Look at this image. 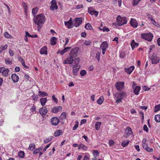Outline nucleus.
<instances>
[{
  "instance_id": "obj_1",
  "label": "nucleus",
  "mask_w": 160,
  "mask_h": 160,
  "mask_svg": "<svg viewBox=\"0 0 160 160\" xmlns=\"http://www.w3.org/2000/svg\"><path fill=\"white\" fill-rule=\"evenodd\" d=\"M45 16L42 14L34 17L33 18L34 22L38 25V30L40 29L45 22Z\"/></svg>"
},
{
  "instance_id": "obj_2",
  "label": "nucleus",
  "mask_w": 160,
  "mask_h": 160,
  "mask_svg": "<svg viewBox=\"0 0 160 160\" xmlns=\"http://www.w3.org/2000/svg\"><path fill=\"white\" fill-rule=\"evenodd\" d=\"M118 24L119 26H122L127 23V18L126 17H121L119 15L117 18Z\"/></svg>"
},
{
  "instance_id": "obj_3",
  "label": "nucleus",
  "mask_w": 160,
  "mask_h": 160,
  "mask_svg": "<svg viewBox=\"0 0 160 160\" xmlns=\"http://www.w3.org/2000/svg\"><path fill=\"white\" fill-rule=\"evenodd\" d=\"M141 37L148 41H151L153 37V35L151 33H143L141 34Z\"/></svg>"
},
{
  "instance_id": "obj_4",
  "label": "nucleus",
  "mask_w": 160,
  "mask_h": 160,
  "mask_svg": "<svg viewBox=\"0 0 160 160\" xmlns=\"http://www.w3.org/2000/svg\"><path fill=\"white\" fill-rule=\"evenodd\" d=\"M79 50V48L78 47L73 48L70 51L69 55H71L75 58L78 56V54Z\"/></svg>"
},
{
  "instance_id": "obj_5",
  "label": "nucleus",
  "mask_w": 160,
  "mask_h": 160,
  "mask_svg": "<svg viewBox=\"0 0 160 160\" xmlns=\"http://www.w3.org/2000/svg\"><path fill=\"white\" fill-rule=\"evenodd\" d=\"M74 58L72 57L71 55H69V57H68L63 62V63L64 64H72L74 61Z\"/></svg>"
},
{
  "instance_id": "obj_6",
  "label": "nucleus",
  "mask_w": 160,
  "mask_h": 160,
  "mask_svg": "<svg viewBox=\"0 0 160 160\" xmlns=\"http://www.w3.org/2000/svg\"><path fill=\"white\" fill-rule=\"evenodd\" d=\"M115 87L118 91H121L122 89L124 88V83L123 82H117L115 85Z\"/></svg>"
},
{
  "instance_id": "obj_7",
  "label": "nucleus",
  "mask_w": 160,
  "mask_h": 160,
  "mask_svg": "<svg viewBox=\"0 0 160 160\" xmlns=\"http://www.w3.org/2000/svg\"><path fill=\"white\" fill-rule=\"evenodd\" d=\"M82 22V18H76L74 21L73 25L75 27H78L81 24Z\"/></svg>"
},
{
  "instance_id": "obj_8",
  "label": "nucleus",
  "mask_w": 160,
  "mask_h": 160,
  "mask_svg": "<svg viewBox=\"0 0 160 160\" xmlns=\"http://www.w3.org/2000/svg\"><path fill=\"white\" fill-rule=\"evenodd\" d=\"M9 70L5 67H2L0 68V73H2V75L5 77L8 76Z\"/></svg>"
},
{
  "instance_id": "obj_9",
  "label": "nucleus",
  "mask_w": 160,
  "mask_h": 160,
  "mask_svg": "<svg viewBox=\"0 0 160 160\" xmlns=\"http://www.w3.org/2000/svg\"><path fill=\"white\" fill-rule=\"evenodd\" d=\"M151 60L153 64L158 63L159 61V57L156 55L153 54L151 57Z\"/></svg>"
},
{
  "instance_id": "obj_10",
  "label": "nucleus",
  "mask_w": 160,
  "mask_h": 160,
  "mask_svg": "<svg viewBox=\"0 0 160 160\" xmlns=\"http://www.w3.org/2000/svg\"><path fill=\"white\" fill-rule=\"evenodd\" d=\"M132 87L133 89H134L133 92L135 94L138 95L139 94V92L140 90V87L138 86H136V84L134 82H133Z\"/></svg>"
},
{
  "instance_id": "obj_11",
  "label": "nucleus",
  "mask_w": 160,
  "mask_h": 160,
  "mask_svg": "<svg viewBox=\"0 0 160 160\" xmlns=\"http://www.w3.org/2000/svg\"><path fill=\"white\" fill-rule=\"evenodd\" d=\"M80 68V66L78 64L74 65L72 68L73 73L74 75L77 76L78 75V73L79 69Z\"/></svg>"
},
{
  "instance_id": "obj_12",
  "label": "nucleus",
  "mask_w": 160,
  "mask_h": 160,
  "mask_svg": "<svg viewBox=\"0 0 160 160\" xmlns=\"http://www.w3.org/2000/svg\"><path fill=\"white\" fill-rule=\"evenodd\" d=\"M59 122V119L56 117H53L51 119V122L53 125L57 126Z\"/></svg>"
},
{
  "instance_id": "obj_13",
  "label": "nucleus",
  "mask_w": 160,
  "mask_h": 160,
  "mask_svg": "<svg viewBox=\"0 0 160 160\" xmlns=\"http://www.w3.org/2000/svg\"><path fill=\"white\" fill-rule=\"evenodd\" d=\"M127 94L125 92H120L117 93L115 95V97L116 98H120L122 99L126 96Z\"/></svg>"
},
{
  "instance_id": "obj_14",
  "label": "nucleus",
  "mask_w": 160,
  "mask_h": 160,
  "mask_svg": "<svg viewBox=\"0 0 160 160\" xmlns=\"http://www.w3.org/2000/svg\"><path fill=\"white\" fill-rule=\"evenodd\" d=\"M62 108L61 106H58L53 107L51 110V112L53 113H57L62 110Z\"/></svg>"
},
{
  "instance_id": "obj_15",
  "label": "nucleus",
  "mask_w": 160,
  "mask_h": 160,
  "mask_svg": "<svg viewBox=\"0 0 160 160\" xmlns=\"http://www.w3.org/2000/svg\"><path fill=\"white\" fill-rule=\"evenodd\" d=\"M71 19V18L69 21L64 22L65 25L69 29L72 28L74 26Z\"/></svg>"
},
{
  "instance_id": "obj_16",
  "label": "nucleus",
  "mask_w": 160,
  "mask_h": 160,
  "mask_svg": "<svg viewBox=\"0 0 160 160\" xmlns=\"http://www.w3.org/2000/svg\"><path fill=\"white\" fill-rule=\"evenodd\" d=\"M88 12L92 15H94L97 16L98 15V12L94 10L92 8L89 7L88 9Z\"/></svg>"
},
{
  "instance_id": "obj_17",
  "label": "nucleus",
  "mask_w": 160,
  "mask_h": 160,
  "mask_svg": "<svg viewBox=\"0 0 160 160\" xmlns=\"http://www.w3.org/2000/svg\"><path fill=\"white\" fill-rule=\"evenodd\" d=\"M51 6L50 7V9L52 10H57L58 9V6L56 0H52L51 2Z\"/></svg>"
},
{
  "instance_id": "obj_18",
  "label": "nucleus",
  "mask_w": 160,
  "mask_h": 160,
  "mask_svg": "<svg viewBox=\"0 0 160 160\" xmlns=\"http://www.w3.org/2000/svg\"><path fill=\"white\" fill-rule=\"evenodd\" d=\"M48 110L46 107L41 108L39 110V112L42 115H45L47 113Z\"/></svg>"
},
{
  "instance_id": "obj_19",
  "label": "nucleus",
  "mask_w": 160,
  "mask_h": 160,
  "mask_svg": "<svg viewBox=\"0 0 160 160\" xmlns=\"http://www.w3.org/2000/svg\"><path fill=\"white\" fill-rule=\"evenodd\" d=\"M11 78L14 82H17L19 79L18 76L15 73L12 74Z\"/></svg>"
},
{
  "instance_id": "obj_20",
  "label": "nucleus",
  "mask_w": 160,
  "mask_h": 160,
  "mask_svg": "<svg viewBox=\"0 0 160 160\" xmlns=\"http://www.w3.org/2000/svg\"><path fill=\"white\" fill-rule=\"evenodd\" d=\"M132 134V131L131 128L129 127L127 128L125 131V137H126V138H127Z\"/></svg>"
},
{
  "instance_id": "obj_21",
  "label": "nucleus",
  "mask_w": 160,
  "mask_h": 160,
  "mask_svg": "<svg viewBox=\"0 0 160 160\" xmlns=\"http://www.w3.org/2000/svg\"><path fill=\"white\" fill-rule=\"evenodd\" d=\"M130 23L131 26L133 28H137L138 26V22L135 19L132 18L130 21Z\"/></svg>"
},
{
  "instance_id": "obj_22",
  "label": "nucleus",
  "mask_w": 160,
  "mask_h": 160,
  "mask_svg": "<svg viewBox=\"0 0 160 160\" xmlns=\"http://www.w3.org/2000/svg\"><path fill=\"white\" fill-rule=\"evenodd\" d=\"M47 50V47L46 46H44L42 48L40 49V52L41 54H44L47 55L48 54Z\"/></svg>"
},
{
  "instance_id": "obj_23",
  "label": "nucleus",
  "mask_w": 160,
  "mask_h": 160,
  "mask_svg": "<svg viewBox=\"0 0 160 160\" xmlns=\"http://www.w3.org/2000/svg\"><path fill=\"white\" fill-rule=\"evenodd\" d=\"M71 48V47H68L65 48L63 50L60 51L58 53H60L62 55H63L65 52H67Z\"/></svg>"
},
{
  "instance_id": "obj_24",
  "label": "nucleus",
  "mask_w": 160,
  "mask_h": 160,
  "mask_svg": "<svg viewBox=\"0 0 160 160\" xmlns=\"http://www.w3.org/2000/svg\"><path fill=\"white\" fill-rule=\"evenodd\" d=\"M142 146L144 149H145L147 151L149 152H153V149L151 148H149L148 144H146L142 145Z\"/></svg>"
},
{
  "instance_id": "obj_25",
  "label": "nucleus",
  "mask_w": 160,
  "mask_h": 160,
  "mask_svg": "<svg viewBox=\"0 0 160 160\" xmlns=\"http://www.w3.org/2000/svg\"><path fill=\"white\" fill-rule=\"evenodd\" d=\"M134 69V66H132L128 68H125V71L127 73L130 74L132 72Z\"/></svg>"
},
{
  "instance_id": "obj_26",
  "label": "nucleus",
  "mask_w": 160,
  "mask_h": 160,
  "mask_svg": "<svg viewBox=\"0 0 160 160\" xmlns=\"http://www.w3.org/2000/svg\"><path fill=\"white\" fill-rule=\"evenodd\" d=\"M108 45L107 42H104L101 44L100 48H102V49H105L106 50L108 48Z\"/></svg>"
},
{
  "instance_id": "obj_27",
  "label": "nucleus",
  "mask_w": 160,
  "mask_h": 160,
  "mask_svg": "<svg viewBox=\"0 0 160 160\" xmlns=\"http://www.w3.org/2000/svg\"><path fill=\"white\" fill-rule=\"evenodd\" d=\"M139 44L138 43H136L135 42L134 40H133L131 43V45L132 48L133 50L135 48H137Z\"/></svg>"
},
{
  "instance_id": "obj_28",
  "label": "nucleus",
  "mask_w": 160,
  "mask_h": 160,
  "mask_svg": "<svg viewBox=\"0 0 160 160\" xmlns=\"http://www.w3.org/2000/svg\"><path fill=\"white\" fill-rule=\"evenodd\" d=\"M40 101L41 105L42 106H44L45 105L47 101V98H41L40 99Z\"/></svg>"
},
{
  "instance_id": "obj_29",
  "label": "nucleus",
  "mask_w": 160,
  "mask_h": 160,
  "mask_svg": "<svg viewBox=\"0 0 160 160\" xmlns=\"http://www.w3.org/2000/svg\"><path fill=\"white\" fill-rule=\"evenodd\" d=\"M81 148L84 151H87L88 149L87 147L82 143H81L79 145L78 149H79Z\"/></svg>"
},
{
  "instance_id": "obj_30",
  "label": "nucleus",
  "mask_w": 160,
  "mask_h": 160,
  "mask_svg": "<svg viewBox=\"0 0 160 160\" xmlns=\"http://www.w3.org/2000/svg\"><path fill=\"white\" fill-rule=\"evenodd\" d=\"M63 133L62 131L61 130H58L56 131L54 133V135L55 137L59 136Z\"/></svg>"
},
{
  "instance_id": "obj_31",
  "label": "nucleus",
  "mask_w": 160,
  "mask_h": 160,
  "mask_svg": "<svg viewBox=\"0 0 160 160\" xmlns=\"http://www.w3.org/2000/svg\"><path fill=\"white\" fill-rule=\"evenodd\" d=\"M57 39L55 37H52L51 39V44L52 45H54L56 44V42Z\"/></svg>"
},
{
  "instance_id": "obj_32",
  "label": "nucleus",
  "mask_w": 160,
  "mask_h": 160,
  "mask_svg": "<svg viewBox=\"0 0 160 160\" xmlns=\"http://www.w3.org/2000/svg\"><path fill=\"white\" fill-rule=\"evenodd\" d=\"M101 122H97L95 124V129L97 130H98L100 129L101 124Z\"/></svg>"
},
{
  "instance_id": "obj_33",
  "label": "nucleus",
  "mask_w": 160,
  "mask_h": 160,
  "mask_svg": "<svg viewBox=\"0 0 160 160\" xmlns=\"http://www.w3.org/2000/svg\"><path fill=\"white\" fill-rule=\"evenodd\" d=\"M66 113L65 112H62L60 117V118L61 120H65L66 117Z\"/></svg>"
},
{
  "instance_id": "obj_34",
  "label": "nucleus",
  "mask_w": 160,
  "mask_h": 160,
  "mask_svg": "<svg viewBox=\"0 0 160 160\" xmlns=\"http://www.w3.org/2000/svg\"><path fill=\"white\" fill-rule=\"evenodd\" d=\"M38 93L39 94V96L41 97H44L47 96L48 95V94L46 92H42L40 91H38Z\"/></svg>"
},
{
  "instance_id": "obj_35",
  "label": "nucleus",
  "mask_w": 160,
  "mask_h": 160,
  "mask_svg": "<svg viewBox=\"0 0 160 160\" xmlns=\"http://www.w3.org/2000/svg\"><path fill=\"white\" fill-rule=\"evenodd\" d=\"M35 148V145L34 143H30L28 148V150L33 151Z\"/></svg>"
},
{
  "instance_id": "obj_36",
  "label": "nucleus",
  "mask_w": 160,
  "mask_h": 160,
  "mask_svg": "<svg viewBox=\"0 0 160 160\" xmlns=\"http://www.w3.org/2000/svg\"><path fill=\"white\" fill-rule=\"evenodd\" d=\"M154 119L156 122H160V115L159 114L156 115L155 116Z\"/></svg>"
},
{
  "instance_id": "obj_37",
  "label": "nucleus",
  "mask_w": 160,
  "mask_h": 160,
  "mask_svg": "<svg viewBox=\"0 0 160 160\" xmlns=\"http://www.w3.org/2000/svg\"><path fill=\"white\" fill-rule=\"evenodd\" d=\"M85 28L88 30H91V29H92V26L89 23H87L86 24Z\"/></svg>"
},
{
  "instance_id": "obj_38",
  "label": "nucleus",
  "mask_w": 160,
  "mask_h": 160,
  "mask_svg": "<svg viewBox=\"0 0 160 160\" xmlns=\"http://www.w3.org/2000/svg\"><path fill=\"white\" fill-rule=\"evenodd\" d=\"M25 155V153L24 152L22 151H20L18 152V156L19 157L22 158H24Z\"/></svg>"
},
{
  "instance_id": "obj_39",
  "label": "nucleus",
  "mask_w": 160,
  "mask_h": 160,
  "mask_svg": "<svg viewBox=\"0 0 160 160\" xmlns=\"http://www.w3.org/2000/svg\"><path fill=\"white\" fill-rule=\"evenodd\" d=\"M38 10V8L37 7H35L33 8L32 10V13L33 15H35L37 12Z\"/></svg>"
},
{
  "instance_id": "obj_40",
  "label": "nucleus",
  "mask_w": 160,
  "mask_h": 160,
  "mask_svg": "<svg viewBox=\"0 0 160 160\" xmlns=\"http://www.w3.org/2000/svg\"><path fill=\"white\" fill-rule=\"evenodd\" d=\"M103 100L104 98L103 97H101L98 99L97 102L98 104H101L102 103Z\"/></svg>"
},
{
  "instance_id": "obj_41",
  "label": "nucleus",
  "mask_w": 160,
  "mask_h": 160,
  "mask_svg": "<svg viewBox=\"0 0 160 160\" xmlns=\"http://www.w3.org/2000/svg\"><path fill=\"white\" fill-rule=\"evenodd\" d=\"M129 141H123L122 143V145L124 147H125L129 143Z\"/></svg>"
},
{
  "instance_id": "obj_42",
  "label": "nucleus",
  "mask_w": 160,
  "mask_h": 160,
  "mask_svg": "<svg viewBox=\"0 0 160 160\" xmlns=\"http://www.w3.org/2000/svg\"><path fill=\"white\" fill-rule=\"evenodd\" d=\"M30 111L33 113H35L36 112V108L34 105L32 106L31 108L30 109Z\"/></svg>"
},
{
  "instance_id": "obj_43",
  "label": "nucleus",
  "mask_w": 160,
  "mask_h": 160,
  "mask_svg": "<svg viewBox=\"0 0 160 160\" xmlns=\"http://www.w3.org/2000/svg\"><path fill=\"white\" fill-rule=\"evenodd\" d=\"M92 42L89 40H86L85 41L84 44L86 46H88L91 44Z\"/></svg>"
},
{
  "instance_id": "obj_44",
  "label": "nucleus",
  "mask_w": 160,
  "mask_h": 160,
  "mask_svg": "<svg viewBox=\"0 0 160 160\" xmlns=\"http://www.w3.org/2000/svg\"><path fill=\"white\" fill-rule=\"evenodd\" d=\"M160 110V105H158L156 106L154 108L155 112H157Z\"/></svg>"
},
{
  "instance_id": "obj_45",
  "label": "nucleus",
  "mask_w": 160,
  "mask_h": 160,
  "mask_svg": "<svg viewBox=\"0 0 160 160\" xmlns=\"http://www.w3.org/2000/svg\"><path fill=\"white\" fill-rule=\"evenodd\" d=\"M52 137H49L48 138H47L44 141V142L45 143H47L49 142H50L52 140Z\"/></svg>"
},
{
  "instance_id": "obj_46",
  "label": "nucleus",
  "mask_w": 160,
  "mask_h": 160,
  "mask_svg": "<svg viewBox=\"0 0 160 160\" xmlns=\"http://www.w3.org/2000/svg\"><path fill=\"white\" fill-rule=\"evenodd\" d=\"M93 154L95 157H97L99 154L98 151L97 150H93Z\"/></svg>"
},
{
  "instance_id": "obj_47",
  "label": "nucleus",
  "mask_w": 160,
  "mask_h": 160,
  "mask_svg": "<svg viewBox=\"0 0 160 160\" xmlns=\"http://www.w3.org/2000/svg\"><path fill=\"white\" fill-rule=\"evenodd\" d=\"M86 74V72L85 70H83L81 71L80 72V75L82 76H85Z\"/></svg>"
},
{
  "instance_id": "obj_48",
  "label": "nucleus",
  "mask_w": 160,
  "mask_h": 160,
  "mask_svg": "<svg viewBox=\"0 0 160 160\" xmlns=\"http://www.w3.org/2000/svg\"><path fill=\"white\" fill-rule=\"evenodd\" d=\"M74 60L75 61V64H78V63L79 62H80V59L79 58H76L74 59Z\"/></svg>"
},
{
  "instance_id": "obj_49",
  "label": "nucleus",
  "mask_w": 160,
  "mask_h": 160,
  "mask_svg": "<svg viewBox=\"0 0 160 160\" xmlns=\"http://www.w3.org/2000/svg\"><path fill=\"white\" fill-rule=\"evenodd\" d=\"M141 0H134L133 2V6L137 5Z\"/></svg>"
},
{
  "instance_id": "obj_50",
  "label": "nucleus",
  "mask_w": 160,
  "mask_h": 160,
  "mask_svg": "<svg viewBox=\"0 0 160 160\" xmlns=\"http://www.w3.org/2000/svg\"><path fill=\"white\" fill-rule=\"evenodd\" d=\"M100 53L99 52H98L96 53V58L97 59L98 61H99L100 59Z\"/></svg>"
},
{
  "instance_id": "obj_51",
  "label": "nucleus",
  "mask_w": 160,
  "mask_h": 160,
  "mask_svg": "<svg viewBox=\"0 0 160 160\" xmlns=\"http://www.w3.org/2000/svg\"><path fill=\"white\" fill-rule=\"evenodd\" d=\"M150 22L154 25L156 26H158V23L156 22L153 19H152V20H151Z\"/></svg>"
},
{
  "instance_id": "obj_52",
  "label": "nucleus",
  "mask_w": 160,
  "mask_h": 160,
  "mask_svg": "<svg viewBox=\"0 0 160 160\" xmlns=\"http://www.w3.org/2000/svg\"><path fill=\"white\" fill-rule=\"evenodd\" d=\"M32 99L34 101H37L38 98V96L33 95L32 96Z\"/></svg>"
},
{
  "instance_id": "obj_53",
  "label": "nucleus",
  "mask_w": 160,
  "mask_h": 160,
  "mask_svg": "<svg viewBox=\"0 0 160 160\" xmlns=\"http://www.w3.org/2000/svg\"><path fill=\"white\" fill-rule=\"evenodd\" d=\"M4 35L5 37L7 38H8L10 37V34L7 32H5L4 33Z\"/></svg>"
},
{
  "instance_id": "obj_54",
  "label": "nucleus",
  "mask_w": 160,
  "mask_h": 160,
  "mask_svg": "<svg viewBox=\"0 0 160 160\" xmlns=\"http://www.w3.org/2000/svg\"><path fill=\"white\" fill-rule=\"evenodd\" d=\"M52 100L54 101V102L56 103H57L58 102V99L57 98H56L55 97V95H53L52 96Z\"/></svg>"
},
{
  "instance_id": "obj_55",
  "label": "nucleus",
  "mask_w": 160,
  "mask_h": 160,
  "mask_svg": "<svg viewBox=\"0 0 160 160\" xmlns=\"http://www.w3.org/2000/svg\"><path fill=\"white\" fill-rule=\"evenodd\" d=\"M125 53L124 52H121L120 53L119 56L121 58H123L125 56Z\"/></svg>"
},
{
  "instance_id": "obj_56",
  "label": "nucleus",
  "mask_w": 160,
  "mask_h": 160,
  "mask_svg": "<svg viewBox=\"0 0 160 160\" xmlns=\"http://www.w3.org/2000/svg\"><path fill=\"white\" fill-rule=\"evenodd\" d=\"M102 30L103 32L106 31L107 32H108L110 31L109 29L106 27H104Z\"/></svg>"
},
{
  "instance_id": "obj_57",
  "label": "nucleus",
  "mask_w": 160,
  "mask_h": 160,
  "mask_svg": "<svg viewBox=\"0 0 160 160\" xmlns=\"http://www.w3.org/2000/svg\"><path fill=\"white\" fill-rule=\"evenodd\" d=\"M8 45L7 44H6L5 45L3 46H1V47H0V48H2V50H5L7 48Z\"/></svg>"
},
{
  "instance_id": "obj_58",
  "label": "nucleus",
  "mask_w": 160,
  "mask_h": 160,
  "mask_svg": "<svg viewBox=\"0 0 160 160\" xmlns=\"http://www.w3.org/2000/svg\"><path fill=\"white\" fill-rule=\"evenodd\" d=\"M18 59L19 61L21 62H23L24 61V60L23 59V58L21 57V56H18Z\"/></svg>"
},
{
  "instance_id": "obj_59",
  "label": "nucleus",
  "mask_w": 160,
  "mask_h": 160,
  "mask_svg": "<svg viewBox=\"0 0 160 160\" xmlns=\"http://www.w3.org/2000/svg\"><path fill=\"white\" fill-rule=\"evenodd\" d=\"M40 152L39 150L38 149H36L33 152V154L34 155Z\"/></svg>"
},
{
  "instance_id": "obj_60",
  "label": "nucleus",
  "mask_w": 160,
  "mask_h": 160,
  "mask_svg": "<svg viewBox=\"0 0 160 160\" xmlns=\"http://www.w3.org/2000/svg\"><path fill=\"white\" fill-rule=\"evenodd\" d=\"M143 130L144 131H146V132H148V129L146 125H144L143 126Z\"/></svg>"
},
{
  "instance_id": "obj_61",
  "label": "nucleus",
  "mask_w": 160,
  "mask_h": 160,
  "mask_svg": "<svg viewBox=\"0 0 160 160\" xmlns=\"http://www.w3.org/2000/svg\"><path fill=\"white\" fill-rule=\"evenodd\" d=\"M51 143L48 144L43 149V151L45 152L50 146Z\"/></svg>"
},
{
  "instance_id": "obj_62",
  "label": "nucleus",
  "mask_w": 160,
  "mask_h": 160,
  "mask_svg": "<svg viewBox=\"0 0 160 160\" xmlns=\"http://www.w3.org/2000/svg\"><path fill=\"white\" fill-rule=\"evenodd\" d=\"M65 40H66V42H65V44L64 45V47H65L67 45V44L68 43V42H69V38H65Z\"/></svg>"
},
{
  "instance_id": "obj_63",
  "label": "nucleus",
  "mask_w": 160,
  "mask_h": 160,
  "mask_svg": "<svg viewBox=\"0 0 160 160\" xmlns=\"http://www.w3.org/2000/svg\"><path fill=\"white\" fill-rule=\"evenodd\" d=\"M78 127V122L76 123L73 127V129L74 130H76L77 129Z\"/></svg>"
},
{
  "instance_id": "obj_64",
  "label": "nucleus",
  "mask_w": 160,
  "mask_h": 160,
  "mask_svg": "<svg viewBox=\"0 0 160 160\" xmlns=\"http://www.w3.org/2000/svg\"><path fill=\"white\" fill-rule=\"evenodd\" d=\"M143 89L144 90L146 91L149 90L150 89V88H148V87H147L146 86H144L143 87Z\"/></svg>"
}]
</instances>
